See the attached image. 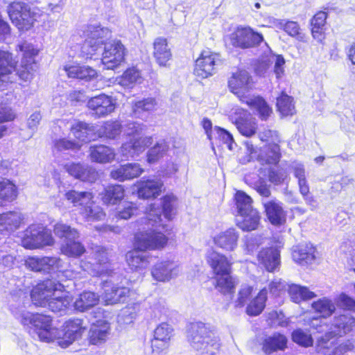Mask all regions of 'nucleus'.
Instances as JSON below:
<instances>
[{
  "label": "nucleus",
  "mask_w": 355,
  "mask_h": 355,
  "mask_svg": "<svg viewBox=\"0 0 355 355\" xmlns=\"http://www.w3.org/2000/svg\"><path fill=\"white\" fill-rule=\"evenodd\" d=\"M160 221L159 211L153 206L148 209L146 217L137 221L139 229L135 236L136 249L126 254L127 263L132 270L145 269L150 264L151 257L144 251L159 250L167 244L166 235L157 232Z\"/></svg>",
  "instance_id": "1"
},
{
  "label": "nucleus",
  "mask_w": 355,
  "mask_h": 355,
  "mask_svg": "<svg viewBox=\"0 0 355 355\" xmlns=\"http://www.w3.org/2000/svg\"><path fill=\"white\" fill-rule=\"evenodd\" d=\"M252 87V78L246 70L238 69L229 78L228 87L231 92L236 95L251 109L256 110L261 120L266 121L272 113V109L263 98L245 95Z\"/></svg>",
  "instance_id": "2"
},
{
  "label": "nucleus",
  "mask_w": 355,
  "mask_h": 355,
  "mask_svg": "<svg viewBox=\"0 0 355 355\" xmlns=\"http://www.w3.org/2000/svg\"><path fill=\"white\" fill-rule=\"evenodd\" d=\"M188 340L192 348L201 355H215L220 347L216 332L202 322L191 324Z\"/></svg>",
  "instance_id": "3"
},
{
  "label": "nucleus",
  "mask_w": 355,
  "mask_h": 355,
  "mask_svg": "<svg viewBox=\"0 0 355 355\" xmlns=\"http://www.w3.org/2000/svg\"><path fill=\"white\" fill-rule=\"evenodd\" d=\"M19 320L24 326L33 327L41 341L55 342L58 328L52 325V319L49 315L24 311L20 313Z\"/></svg>",
  "instance_id": "4"
},
{
  "label": "nucleus",
  "mask_w": 355,
  "mask_h": 355,
  "mask_svg": "<svg viewBox=\"0 0 355 355\" xmlns=\"http://www.w3.org/2000/svg\"><path fill=\"white\" fill-rule=\"evenodd\" d=\"M7 12L12 23L21 31L31 29L37 16L35 9L24 2L11 3L7 7Z\"/></svg>",
  "instance_id": "5"
},
{
  "label": "nucleus",
  "mask_w": 355,
  "mask_h": 355,
  "mask_svg": "<svg viewBox=\"0 0 355 355\" xmlns=\"http://www.w3.org/2000/svg\"><path fill=\"white\" fill-rule=\"evenodd\" d=\"M51 232L40 224L30 225L24 232L21 245L26 249H39L54 244Z\"/></svg>",
  "instance_id": "6"
},
{
  "label": "nucleus",
  "mask_w": 355,
  "mask_h": 355,
  "mask_svg": "<svg viewBox=\"0 0 355 355\" xmlns=\"http://www.w3.org/2000/svg\"><path fill=\"white\" fill-rule=\"evenodd\" d=\"M85 42L81 47V53L88 57L94 55L105 41L110 37V31L107 28L100 25H89L84 31Z\"/></svg>",
  "instance_id": "7"
},
{
  "label": "nucleus",
  "mask_w": 355,
  "mask_h": 355,
  "mask_svg": "<svg viewBox=\"0 0 355 355\" xmlns=\"http://www.w3.org/2000/svg\"><path fill=\"white\" fill-rule=\"evenodd\" d=\"M85 331L83 320L69 319L62 324V329L58 328V332L55 335V341L62 348H67L76 340L80 339Z\"/></svg>",
  "instance_id": "8"
},
{
  "label": "nucleus",
  "mask_w": 355,
  "mask_h": 355,
  "mask_svg": "<svg viewBox=\"0 0 355 355\" xmlns=\"http://www.w3.org/2000/svg\"><path fill=\"white\" fill-rule=\"evenodd\" d=\"M19 51L23 53L20 68L17 71L19 77L25 81L31 80L37 67L35 62V57L38 50L32 44L24 42L17 46Z\"/></svg>",
  "instance_id": "9"
},
{
  "label": "nucleus",
  "mask_w": 355,
  "mask_h": 355,
  "mask_svg": "<svg viewBox=\"0 0 355 355\" xmlns=\"http://www.w3.org/2000/svg\"><path fill=\"white\" fill-rule=\"evenodd\" d=\"M64 286L53 279L38 284L31 292V299L36 306H46L55 293L61 292Z\"/></svg>",
  "instance_id": "10"
},
{
  "label": "nucleus",
  "mask_w": 355,
  "mask_h": 355,
  "mask_svg": "<svg viewBox=\"0 0 355 355\" xmlns=\"http://www.w3.org/2000/svg\"><path fill=\"white\" fill-rule=\"evenodd\" d=\"M230 42L234 47L250 49L263 42V37L250 26H239L230 35Z\"/></svg>",
  "instance_id": "11"
},
{
  "label": "nucleus",
  "mask_w": 355,
  "mask_h": 355,
  "mask_svg": "<svg viewBox=\"0 0 355 355\" xmlns=\"http://www.w3.org/2000/svg\"><path fill=\"white\" fill-rule=\"evenodd\" d=\"M220 64L218 53L209 50H204L196 60L194 74L201 78H207L213 76Z\"/></svg>",
  "instance_id": "12"
},
{
  "label": "nucleus",
  "mask_w": 355,
  "mask_h": 355,
  "mask_svg": "<svg viewBox=\"0 0 355 355\" xmlns=\"http://www.w3.org/2000/svg\"><path fill=\"white\" fill-rule=\"evenodd\" d=\"M124 46L120 41L113 40L105 43L102 55V63L107 69H112L124 60Z\"/></svg>",
  "instance_id": "13"
},
{
  "label": "nucleus",
  "mask_w": 355,
  "mask_h": 355,
  "mask_svg": "<svg viewBox=\"0 0 355 355\" xmlns=\"http://www.w3.org/2000/svg\"><path fill=\"white\" fill-rule=\"evenodd\" d=\"M115 101L105 94L91 98L87 102V107L92 111V114L98 118L105 116L115 109Z\"/></svg>",
  "instance_id": "14"
},
{
  "label": "nucleus",
  "mask_w": 355,
  "mask_h": 355,
  "mask_svg": "<svg viewBox=\"0 0 355 355\" xmlns=\"http://www.w3.org/2000/svg\"><path fill=\"white\" fill-rule=\"evenodd\" d=\"M180 272L179 266L170 260L157 263L151 270L153 279L158 282H166L178 276Z\"/></svg>",
  "instance_id": "15"
},
{
  "label": "nucleus",
  "mask_w": 355,
  "mask_h": 355,
  "mask_svg": "<svg viewBox=\"0 0 355 355\" xmlns=\"http://www.w3.org/2000/svg\"><path fill=\"white\" fill-rule=\"evenodd\" d=\"M173 331V328L165 322L161 323L156 327L154 331V338L151 343L153 355H159L168 347Z\"/></svg>",
  "instance_id": "16"
},
{
  "label": "nucleus",
  "mask_w": 355,
  "mask_h": 355,
  "mask_svg": "<svg viewBox=\"0 0 355 355\" xmlns=\"http://www.w3.org/2000/svg\"><path fill=\"white\" fill-rule=\"evenodd\" d=\"M61 260L55 257H31L26 260V266L31 270L50 273L60 266Z\"/></svg>",
  "instance_id": "17"
},
{
  "label": "nucleus",
  "mask_w": 355,
  "mask_h": 355,
  "mask_svg": "<svg viewBox=\"0 0 355 355\" xmlns=\"http://www.w3.org/2000/svg\"><path fill=\"white\" fill-rule=\"evenodd\" d=\"M64 168L70 175L83 182H94L98 178V171L88 164L67 163Z\"/></svg>",
  "instance_id": "18"
},
{
  "label": "nucleus",
  "mask_w": 355,
  "mask_h": 355,
  "mask_svg": "<svg viewBox=\"0 0 355 355\" xmlns=\"http://www.w3.org/2000/svg\"><path fill=\"white\" fill-rule=\"evenodd\" d=\"M175 204H176V198L173 195H168L164 196L162 198V211L158 207H155V204H150L148 207H146V211H145V216L143 217H146L148 209H150L151 206H153L155 209H157L159 211V214L161 215L162 211L164 214V216L165 218H166L168 220H170L173 218V217L175 214ZM161 221L158 223L157 225V232H162L164 235H166V233L168 231V225L162 222V217L160 216Z\"/></svg>",
  "instance_id": "19"
},
{
  "label": "nucleus",
  "mask_w": 355,
  "mask_h": 355,
  "mask_svg": "<svg viewBox=\"0 0 355 355\" xmlns=\"http://www.w3.org/2000/svg\"><path fill=\"white\" fill-rule=\"evenodd\" d=\"M262 204L266 216L271 224L274 225H281L286 222V213L280 201L275 198L263 200Z\"/></svg>",
  "instance_id": "20"
},
{
  "label": "nucleus",
  "mask_w": 355,
  "mask_h": 355,
  "mask_svg": "<svg viewBox=\"0 0 355 355\" xmlns=\"http://www.w3.org/2000/svg\"><path fill=\"white\" fill-rule=\"evenodd\" d=\"M288 338L284 334L274 333L266 336L262 341L261 349L264 355H281L279 352H284L288 347Z\"/></svg>",
  "instance_id": "21"
},
{
  "label": "nucleus",
  "mask_w": 355,
  "mask_h": 355,
  "mask_svg": "<svg viewBox=\"0 0 355 355\" xmlns=\"http://www.w3.org/2000/svg\"><path fill=\"white\" fill-rule=\"evenodd\" d=\"M163 189L164 183L157 178H143L137 182V194L141 198H155L162 193Z\"/></svg>",
  "instance_id": "22"
},
{
  "label": "nucleus",
  "mask_w": 355,
  "mask_h": 355,
  "mask_svg": "<svg viewBox=\"0 0 355 355\" xmlns=\"http://www.w3.org/2000/svg\"><path fill=\"white\" fill-rule=\"evenodd\" d=\"M152 143L153 139L150 137L132 139L122 144L119 149V153L125 159L133 158L144 152L146 148Z\"/></svg>",
  "instance_id": "23"
},
{
  "label": "nucleus",
  "mask_w": 355,
  "mask_h": 355,
  "mask_svg": "<svg viewBox=\"0 0 355 355\" xmlns=\"http://www.w3.org/2000/svg\"><path fill=\"white\" fill-rule=\"evenodd\" d=\"M234 114L239 115L234 123L239 132L247 137L254 135L257 129L256 119L243 109H235Z\"/></svg>",
  "instance_id": "24"
},
{
  "label": "nucleus",
  "mask_w": 355,
  "mask_h": 355,
  "mask_svg": "<svg viewBox=\"0 0 355 355\" xmlns=\"http://www.w3.org/2000/svg\"><path fill=\"white\" fill-rule=\"evenodd\" d=\"M104 293L103 300L106 304H114L123 302L129 294L130 290L125 287H119L111 281H105L103 284Z\"/></svg>",
  "instance_id": "25"
},
{
  "label": "nucleus",
  "mask_w": 355,
  "mask_h": 355,
  "mask_svg": "<svg viewBox=\"0 0 355 355\" xmlns=\"http://www.w3.org/2000/svg\"><path fill=\"white\" fill-rule=\"evenodd\" d=\"M110 326L105 320H98L91 324L88 332V340L92 345H99L107 340L110 335Z\"/></svg>",
  "instance_id": "26"
},
{
  "label": "nucleus",
  "mask_w": 355,
  "mask_h": 355,
  "mask_svg": "<svg viewBox=\"0 0 355 355\" xmlns=\"http://www.w3.org/2000/svg\"><path fill=\"white\" fill-rule=\"evenodd\" d=\"M207 261L216 275L231 272L232 263L228 259L216 251H209L206 256Z\"/></svg>",
  "instance_id": "27"
},
{
  "label": "nucleus",
  "mask_w": 355,
  "mask_h": 355,
  "mask_svg": "<svg viewBox=\"0 0 355 355\" xmlns=\"http://www.w3.org/2000/svg\"><path fill=\"white\" fill-rule=\"evenodd\" d=\"M153 53V57L159 66H167V62L172 58V53L166 38L159 37L154 40Z\"/></svg>",
  "instance_id": "28"
},
{
  "label": "nucleus",
  "mask_w": 355,
  "mask_h": 355,
  "mask_svg": "<svg viewBox=\"0 0 355 355\" xmlns=\"http://www.w3.org/2000/svg\"><path fill=\"white\" fill-rule=\"evenodd\" d=\"M23 220L22 215L18 211H8L0 214V232L10 234L17 230Z\"/></svg>",
  "instance_id": "29"
},
{
  "label": "nucleus",
  "mask_w": 355,
  "mask_h": 355,
  "mask_svg": "<svg viewBox=\"0 0 355 355\" xmlns=\"http://www.w3.org/2000/svg\"><path fill=\"white\" fill-rule=\"evenodd\" d=\"M15 64L12 60V55L0 50V82H12L15 74Z\"/></svg>",
  "instance_id": "30"
},
{
  "label": "nucleus",
  "mask_w": 355,
  "mask_h": 355,
  "mask_svg": "<svg viewBox=\"0 0 355 355\" xmlns=\"http://www.w3.org/2000/svg\"><path fill=\"white\" fill-rule=\"evenodd\" d=\"M89 155L94 162L106 164L112 162L115 158L114 150L105 145H94L89 147Z\"/></svg>",
  "instance_id": "31"
},
{
  "label": "nucleus",
  "mask_w": 355,
  "mask_h": 355,
  "mask_svg": "<svg viewBox=\"0 0 355 355\" xmlns=\"http://www.w3.org/2000/svg\"><path fill=\"white\" fill-rule=\"evenodd\" d=\"M315 248L311 243H304L294 247L292 257L301 265L311 264L315 259Z\"/></svg>",
  "instance_id": "32"
},
{
  "label": "nucleus",
  "mask_w": 355,
  "mask_h": 355,
  "mask_svg": "<svg viewBox=\"0 0 355 355\" xmlns=\"http://www.w3.org/2000/svg\"><path fill=\"white\" fill-rule=\"evenodd\" d=\"M354 327L355 319L351 315L341 314L334 318L331 330L334 335L343 336L351 331Z\"/></svg>",
  "instance_id": "33"
},
{
  "label": "nucleus",
  "mask_w": 355,
  "mask_h": 355,
  "mask_svg": "<svg viewBox=\"0 0 355 355\" xmlns=\"http://www.w3.org/2000/svg\"><path fill=\"white\" fill-rule=\"evenodd\" d=\"M257 259L259 264L269 272H273L280 264L279 253L272 248L261 250L257 255Z\"/></svg>",
  "instance_id": "34"
},
{
  "label": "nucleus",
  "mask_w": 355,
  "mask_h": 355,
  "mask_svg": "<svg viewBox=\"0 0 355 355\" xmlns=\"http://www.w3.org/2000/svg\"><path fill=\"white\" fill-rule=\"evenodd\" d=\"M99 302V296L91 291H84L76 299L73 306L80 312H85L97 305Z\"/></svg>",
  "instance_id": "35"
},
{
  "label": "nucleus",
  "mask_w": 355,
  "mask_h": 355,
  "mask_svg": "<svg viewBox=\"0 0 355 355\" xmlns=\"http://www.w3.org/2000/svg\"><path fill=\"white\" fill-rule=\"evenodd\" d=\"M239 235L234 229H228L220 233L214 239L216 245L220 248L232 251L237 245Z\"/></svg>",
  "instance_id": "36"
},
{
  "label": "nucleus",
  "mask_w": 355,
  "mask_h": 355,
  "mask_svg": "<svg viewBox=\"0 0 355 355\" xmlns=\"http://www.w3.org/2000/svg\"><path fill=\"white\" fill-rule=\"evenodd\" d=\"M273 25L279 29L284 30L288 35L295 37L297 40L304 41L305 35L301 31L300 27L296 21L275 19Z\"/></svg>",
  "instance_id": "37"
},
{
  "label": "nucleus",
  "mask_w": 355,
  "mask_h": 355,
  "mask_svg": "<svg viewBox=\"0 0 355 355\" xmlns=\"http://www.w3.org/2000/svg\"><path fill=\"white\" fill-rule=\"evenodd\" d=\"M64 71L69 78H78L86 81L91 80L96 76V71L88 66H66Z\"/></svg>",
  "instance_id": "38"
},
{
  "label": "nucleus",
  "mask_w": 355,
  "mask_h": 355,
  "mask_svg": "<svg viewBox=\"0 0 355 355\" xmlns=\"http://www.w3.org/2000/svg\"><path fill=\"white\" fill-rule=\"evenodd\" d=\"M241 220H238L237 225L243 231L256 230L260 222V216L257 209H252L247 213L240 214Z\"/></svg>",
  "instance_id": "39"
},
{
  "label": "nucleus",
  "mask_w": 355,
  "mask_h": 355,
  "mask_svg": "<svg viewBox=\"0 0 355 355\" xmlns=\"http://www.w3.org/2000/svg\"><path fill=\"white\" fill-rule=\"evenodd\" d=\"M101 196L104 203L114 205L124 197V189L119 184L110 185L104 189Z\"/></svg>",
  "instance_id": "40"
},
{
  "label": "nucleus",
  "mask_w": 355,
  "mask_h": 355,
  "mask_svg": "<svg viewBox=\"0 0 355 355\" xmlns=\"http://www.w3.org/2000/svg\"><path fill=\"white\" fill-rule=\"evenodd\" d=\"M94 131L92 126L82 121H75L71 127V132L73 136L84 142L89 141L92 138Z\"/></svg>",
  "instance_id": "41"
},
{
  "label": "nucleus",
  "mask_w": 355,
  "mask_h": 355,
  "mask_svg": "<svg viewBox=\"0 0 355 355\" xmlns=\"http://www.w3.org/2000/svg\"><path fill=\"white\" fill-rule=\"evenodd\" d=\"M64 198L70 203L73 204V206L84 207L85 205L91 203L93 196L90 192L70 190L64 193Z\"/></svg>",
  "instance_id": "42"
},
{
  "label": "nucleus",
  "mask_w": 355,
  "mask_h": 355,
  "mask_svg": "<svg viewBox=\"0 0 355 355\" xmlns=\"http://www.w3.org/2000/svg\"><path fill=\"white\" fill-rule=\"evenodd\" d=\"M288 291L292 301L295 303H299L302 300H311L316 296L308 288L296 284L288 285Z\"/></svg>",
  "instance_id": "43"
},
{
  "label": "nucleus",
  "mask_w": 355,
  "mask_h": 355,
  "mask_svg": "<svg viewBox=\"0 0 355 355\" xmlns=\"http://www.w3.org/2000/svg\"><path fill=\"white\" fill-rule=\"evenodd\" d=\"M266 300L267 290L266 288H263L260 291L257 296L248 305L246 313L249 315L253 316L259 315L265 307Z\"/></svg>",
  "instance_id": "44"
},
{
  "label": "nucleus",
  "mask_w": 355,
  "mask_h": 355,
  "mask_svg": "<svg viewBox=\"0 0 355 355\" xmlns=\"http://www.w3.org/2000/svg\"><path fill=\"white\" fill-rule=\"evenodd\" d=\"M17 196V189L10 180L0 178V199L6 201H12Z\"/></svg>",
  "instance_id": "45"
},
{
  "label": "nucleus",
  "mask_w": 355,
  "mask_h": 355,
  "mask_svg": "<svg viewBox=\"0 0 355 355\" xmlns=\"http://www.w3.org/2000/svg\"><path fill=\"white\" fill-rule=\"evenodd\" d=\"M122 131V125L117 121H107L98 130L101 137L107 139H115L120 135Z\"/></svg>",
  "instance_id": "46"
},
{
  "label": "nucleus",
  "mask_w": 355,
  "mask_h": 355,
  "mask_svg": "<svg viewBox=\"0 0 355 355\" xmlns=\"http://www.w3.org/2000/svg\"><path fill=\"white\" fill-rule=\"evenodd\" d=\"M312 308L322 318L329 317L336 311L335 304L327 297L314 302Z\"/></svg>",
  "instance_id": "47"
},
{
  "label": "nucleus",
  "mask_w": 355,
  "mask_h": 355,
  "mask_svg": "<svg viewBox=\"0 0 355 355\" xmlns=\"http://www.w3.org/2000/svg\"><path fill=\"white\" fill-rule=\"evenodd\" d=\"M76 240L71 239L64 241L60 248L62 253L68 257H78L81 256L85 252V248L81 243Z\"/></svg>",
  "instance_id": "48"
},
{
  "label": "nucleus",
  "mask_w": 355,
  "mask_h": 355,
  "mask_svg": "<svg viewBox=\"0 0 355 355\" xmlns=\"http://www.w3.org/2000/svg\"><path fill=\"white\" fill-rule=\"evenodd\" d=\"M141 79L140 72L135 68H130L128 69L116 80L122 87H132L135 84L141 83Z\"/></svg>",
  "instance_id": "49"
},
{
  "label": "nucleus",
  "mask_w": 355,
  "mask_h": 355,
  "mask_svg": "<svg viewBox=\"0 0 355 355\" xmlns=\"http://www.w3.org/2000/svg\"><path fill=\"white\" fill-rule=\"evenodd\" d=\"M53 232L59 238H64V241L77 239L80 236L76 229L62 223H58L54 225Z\"/></svg>",
  "instance_id": "50"
},
{
  "label": "nucleus",
  "mask_w": 355,
  "mask_h": 355,
  "mask_svg": "<svg viewBox=\"0 0 355 355\" xmlns=\"http://www.w3.org/2000/svg\"><path fill=\"white\" fill-rule=\"evenodd\" d=\"M168 144L164 140L158 141L151 148L147 154V161L150 164L155 163L162 158L168 150Z\"/></svg>",
  "instance_id": "51"
},
{
  "label": "nucleus",
  "mask_w": 355,
  "mask_h": 355,
  "mask_svg": "<svg viewBox=\"0 0 355 355\" xmlns=\"http://www.w3.org/2000/svg\"><path fill=\"white\" fill-rule=\"evenodd\" d=\"M71 302V299L66 295L62 293L60 295L55 293V295L51 299L46 305L51 311L58 313L64 311Z\"/></svg>",
  "instance_id": "52"
},
{
  "label": "nucleus",
  "mask_w": 355,
  "mask_h": 355,
  "mask_svg": "<svg viewBox=\"0 0 355 355\" xmlns=\"http://www.w3.org/2000/svg\"><path fill=\"white\" fill-rule=\"evenodd\" d=\"M277 107L278 111L283 116L293 115L295 113V108L292 97L282 93V95L277 98Z\"/></svg>",
  "instance_id": "53"
},
{
  "label": "nucleus",
  "mask_w": 355,
  "mask_h": 355,
  "mask_svg": "<svg viewBox=\"0 0 355 355\" xmlns=\"http://www.w3.org/2000/svg\"><path fill=\"white\" fill-rule=\"evenodd\" d=\"M81 214L87 221L101 220L105 217L103 209L95 205L92 200H91V203L85 205Z\"/></svg>",
  "instance_id": "54"
},
{
  "label": "nucleus",
  "mask_w": 355,
  "mask_h": 355,
  "mask_svg": "<svg viewBox=\"0 0 355 355\" xmlns=\"http://www.w3.org/2000/svg\"><path fill=\"white\" fill-rule=\"evenodd\" d=\"M337 336L331 330L318 337L315 345L317 352L325 353L328 349L332 348L335 345L336 337Z\"/></svg>",
  "instance_id": "55"
},
{
  "label": "nucleus",
  "mask_w": 355,
  "mask_h": 355,
  "mask_svg": "<svg viewBox=\"0 0 355 355\" xmlns=\"http://www.w3.org/2000/svg\"><path fill=\"white\" fill-rule=\"evenodd\" d=\"M217 276L216 288L225 294L233 293L236 283L230 273Z\"/></svg>",
  "instance_id": "56"
},
{
  "label": "nucleus",
  "mask_w": 355,
  "mask_h": 355,
  "mask_svg": "<svg viewBox=\"0 0 355 355\" xmlns=\"http://www.w3.org/2000/svg\"><path fill=\"white\" fill-rule=\"evenodd\" d=\"M236 209L239 214L254 209L252 205V198L243 191H237L235 197Z\"/></svg>",
  "instance_id": "57"
},
{
  "label": "nucleus",
  "mask_w": 355,
  "mask_h": 355,
  "mask_svg": "<svg viewBox=\"0 0 355 355\" xmlns=\"http://www.w3.org/2000/svg\"><path fill=\"white\" fill-rule=\"evenodd\" d=\"M157 103L154 98H147L137 101L132 106V110L136 115L139 116L144 112H151L155 110Z\"/></svg>",
  "instance_id": "58"
},
{
  "label": "nucleus",
  "mask_w": 355,
  "mask_h": 355,
  "mask_svg": "<svg viewBox=\"0 0 355 355\" xmlns=\"http://www.w3.org/2000/svg\"><path fill=\"white\" fill-rule=\"evenodd\" d=\"M292 340L295 343L307 347L313 345V340L311 334L302 329H297L292 333Z\"/></svg>",
  "instance_id": "59"
},
{
  "label": "nucleus",
  "mask_w": 355,
  "mask_h": 355,
  "mask_svg": "<svg viewBox=\"0 0 355 355\" xmlns=\"http://www.w3.org/2000/svg\"><path fill=\"white\" fill-rule=\"evenodd\" d=\"M280 157L279 146L278 143H275L268 146L266 154L259 155V159L268 164H277L279 161Z\"/></svg>",
  "instance_id": "60"
},
{
  "label": "nucleus",
  "mask_w": 355,
  "mask_h": 355,
  "mask_svg": "<svg viewBox=\"0 0 355 355\" xmlns=\"http://www.w3.org/2000/svg\"><path fill=\"white\" fill-rule=\"evenodd\" d=\"M137 315L135 306H127L123 309L118 315L117 321L120 324L125 325L133 322Z\"/></svg>",
  "instance_id": "61"
},
{
  "label": "nucleus",
  "mask_w": 355,
  "mask_h": 355,
  "mask_svg": "<svg viewBox=\"0 0 355 355\" xmlns=\"http://www.w3.org/2000/svg\"><path fill=\"white\" fill-rule=\"evenodd\" d=\"M213 136L214 140H218L223 141L224 144H227L230 149H232V143L233 142L232 135L226 130L221 128L218 126L214 128V134L211 135Z\"/></svg>",
  "instance_id": "62"
},
{
  "label": "nucleus",
  "mask_w": 355,
  "mask_h": 355,
  "mask_svg": "<svg viewBox=\"0 0 355 355\" xmlns=\"http://www.w3.org/2000/svg\"><path fill=\"white\" fill-rule=\"evenodd\" d=\"M259 137L262 141L268 142L269 145L280 142L278 132L268 128H263L259 131Z\"/></svg>",
  "instance_id": "63"
},
{
  "label": "nucleus",
  "mask_w": 355,
  "mask_h": 355,
  "mask_svg": "<svg viewBox=\"0 0 355 355\" xmlns=\"http://www.w3.org/2000/svg\"><path fill=\"white\" fill-rule=\"evenodd\" d=\"M92 253L97 261V265L101 266L108 263L109 252L106 248L96 245L92 248Z\"/></svg>",
  "instance_id": "64"
}]
</instances>
